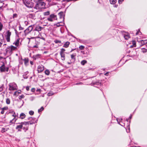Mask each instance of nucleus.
<instances>
[{
  "label": "nucleus",
  "instance_id": "obj_1",
  "mask_svg": "<svg viewBox=\"0 0 147 147\" xmlns=\"http://www.w3.org/2000/svg\"><path fill=\"white\" fill-rule=\"evenodd\" d=\"M27 123L25 122L17 123V124H18L19 125L16 126V129L19 131H21V129H23L24 130L25 132H26L28 130V127L24 126V125H26Z\"/></svg>",
  "mask_w": 147,
  "mask_h": 147
},
{
  "label": "nucleus",
  "instance_id": "obj_2",
  "mask_svg": "<svg viewBox=\"0 0 147 147\" xmlns=\"http://www.w3.org/2000/svg\"><path fill=\"white\" fill-rule=\"evenodd\" d=\"M17 49V47L11 45L8 47L6 49V53L7 54L10 55L13 52L16 51Z\"/></svg>",
  "mask_w": 147,
  "mask_h": 147
},
{
  "label": "nucleus",
  "instance_id": "obj_3",
  "mask_svg": "<svg viewBox=\"0 0 147 147\" xmlns=\"http://www.w3.org/2000/svg\"><path fill=\"white\" fill-rule=\"evenodd\" d=\"M45 5V3L44 2L40 1L36 3L35 8L37 9L43 8Z\"/></svg>",
  "mask_w": 147,
  "mask_h": 147
},
{
  "label": "nucleus",
  "instance_id": "obj_4",
  "mask_svg": "<svg viewBox=\"0 0 147 147\" xmlns=\"http://www.w3.org/2000/svg\"><path fill=\"white\" fill-rule=\"evenodd\" d=\"M9 89L10 90H13L17 89L16 84L14 83H11L9 84Z\"/></svg>",
  "mask_w": 147,
  "mask_h": 147
},
{
  "label": "nucleus",
  "instance_id": "obj_5",
  "mask_svg": "<svg viewBox=\"0 0 147 147\" xmlns=\"http://www.w3.org/2000/svg\"><path fill=\"white\" fill-rule=\"evenodd\" d=\"M28 119L29 121L27 122H25L27 123L26 124V125H29V124L31 125L36 122V120L35 118H32V117H29Z\"/></svg>",
  "mask_w": 147,
  "mask_h": 147
},
{
  "label": "nucleus",
  "instance_id": "obj_6",
  "mask_svg": "<svg viewBox=\"0 0 147 147\" xmlns=\"http://www.w3.org/2000/svg\"><path fill=\"white\" fill-rule=\"evenodd\" d=\"M57 17L56 15L54 14H52L50 15V16L47 18V20L49 21L52 22L55 20H56Z\"/></svg>",
  "mask_w": 147,
  "mask_h": 147
},
{
  "label": "nucleus",
  "instance_id": "obj_7",
  "mask_svg": "<svg viewBox=\"0 0 147 147\" xmlns=\"http://www.w3.org/2000/svg\"><path fill=\"white\" fill-rule=\"evenodd\" d=\"M122 34L125 39L126 40H128L130 38L129 34L128 33L124 32Z\"/></svg>",
  "mask_w": 147,
  "mask_h": 147
},
{
  "label": "nucleus",
  "instance_id": "obj_8",
  "mask_svg": "<svg viewBox=\"0 0 147 147\" xmlns=\"http://www.w3.org/2000/svg\"><path fill=\"white\" fill-rule=\"evenodd\" d=\"M9 70L8 67L5 68L4 65H3L0 67V70L1 72H4L5 71H8Z\"/></svg>",
  "mask_w": 147,
  "mask_h": 147
},
{
  "label": "nucleus",
  "instance_id": "obj_9",
  "mask_svg": "<svg viewBox=\"0 0 147 147\" xmlns=\"http://www.w3.org/2000/svg\"><path fill=\"white\" fill-rule=\"evenodd\" d=\"M33 27L32 26H30L28 28L26 29L25 31L24 32L25 34H28L32 31Z\"/></svg>",
  "mask_w": 147,
  "mask_h": 147
},
{
  "label": "nucleus",
  "instance_id": "obj_10",
  "mask_svg": "<svg viewBox=\"0 0 147 147\" xmlns=\"http://www.w3.org/2000/svg\"><path fill=\"white\" fill-rule=\"evenodd\" d=\"M11 34V32L9 30L6 33V38L7 42H9L10 41V37Z\"/></svg>",
  "mask_w": 147,
  "mask_h": 147
},
{
  "label": "nucleus",
  "instance_id": "obj_11",
  "mask_svg": "<svg viewBox=\"0 0 147 147\" xmlns=\"http://www.w3.org/2000/svg\"><path fill=\"white\" fill-rule=\"evenodd\" d=\"M44 69V67L42 65H39L38 67V73L42 72Z\"/></svg>",
  "mask_w": 147,
  "mask_h": 147
},
{
  "label": "nucleus",
  "instance_id": "obj_12",
  "mask_svg": "<svg viewBox=\"0 0 147 147\" xmlns=\"http://www.w3.org/2000/svg\"><path fill=\"white\" fill-rule=\"evenodd\" d=\"M42 28H43L41 26H40L38 25L36 26L34 30L33 31H37L39 32L40 31Z\"/></svg>",
  "mask_w": 147,
  "mask_h": 147
},
{
  "label": "nucleus",
  "instance_id": "obj_13",
  "mask_svg": "<svg viewBox=\"0 0 147 147\" xmlns=\"http://www.w3.org/2000/svg\"><path fill=\"white\" fill-rule=\"evenodd\" d=\"M58 15L59 16V18L60 19H62L63 21L64 19V15L63 12H60L58 13Z\"/></svg>",
  "mask_w": 147,
  "mask_h": 147
},
{
  "label": "nucleus",
  "instance_id": "obj_14",
  "mask_svg": "<svg viewBox=\"0 0 147 147\" xmlns=\"http://www.w3.org/2000/svg\"><path fill=\"white\" fill-rule=\"evenodd\" d=\"M64 23L61 22H58L56 24V25L57 27H59L60 26H63L64 25Z\"/></svg>",
  "mask_w": 147,
  "mask_h": 147
},
{
  "label": "nucleus",
  "instance_id": "obj_15",
  "mask_svg": "<svg viewBox=\"0 0 147 147\" xmlns=\"http://www.w3.org/2000/svg\"><path fill=\"white\" fill-rule=\"evenodd\" d=\"M46 36L45 34H40L39 36V38L42 39L43 40H45V36Z\"/></svg>",
  "mask_w": 147,
  "mask_h": 147
},
{
  "label": "nucleus",
  "instance_id": "obj_16",
  "mask_svg": "<svg viewBox=\"0 0 147 147\" xmlns=\"http://www.w3.org/2000/svg\"><path fill=\"white\" fill-rule=\"evenodd\" d=\"M34 41L36 45L33 46V47L34 48H38V45L39 44V42L36 41L35 40H34Z\"/></svg>",
  "mask_w": 147,
  "mask_h": 147
},
{
  "label": "nucleus",
  "instance_id": "obj_17",
  "mask_svg": "<svg viewBox=\"0 0 147 147\" xmlns=\"http://www.w3.org/2000/svg\"><path fill=\"white\" fill-rule=\"evenodd\" d=\"M23 60L24 61V64L26 65H28L29 62V60L28 58H26L24 59Z\"/></svg>",
  "mask_w": 147,
  "mask_h": 147
},
{
  "label": "nucleus",
  "instance_id": "obj_18",
  "mask_svg": "<svg viewBox=\"0 0 147 147\" xmlns=\"http://www.w3.org/2000/svg\"><path fill=\"white\" fill-rule=\"evenodd\" d=\"M26 117L25 115L23 113H22L20 114V117L19 118H21V119H23L25 118Z\"/></svg>",
  "mask_w": 147,
  "mask_h": 147
},
{
  "label": "nucleus",
  "instance_id": "obj_19",
  "mask_svg": "<svg viewBox=\"0 0 147 147\" xmlns=\"http://www.w3.org/2000/svg\"><path fill=\"white\" fill-rule=\"evenodd\" d=\"M19 43V40L18 39L16 41H15L13 43V44L15 45L16 47L18 46Z\"/></svg>",
  "mask_w": 147,
  "mask_h": 147
},
{
  "label": "nucleus",
  "instance_id": "obj_20",
  "mask_svg": "<svg viewBox=\"0 0 147 147\" xmlns=\"http://www.w3.org/2000/svg\"><path fill=\"white\" fill-rule=\"evenodd\" d=\"M61 57V59L62 60H65V54L64 53H60Z\"/></svg>",
  "mask_w": 147,
  "mask_h": 147
},
{
  "label": "nucleus",
  "instance_id": "obj_21",
  "mask_svg": "<svg viewBox=\"0 0 147 147\" xmlns=\"http://www.w3.org/2000/svg\"><path fill=\"white\" fill-rule=\"evenodd\" d=\"M70 44V43L69 42H67L65 43L63 45V47L65 48H67L68 47L69 45Z\"/></svg>",
  "mask_w": 147,
  "mask_h": 147
},
{
  "label": "nucleus",
  "instance_id": "obj_22",
  "mask_svg": "<svg viewBox=\"0 0 147 147\" xmlns=\"http://www.w3.org/2000/svg\"><path fill=\"white\" fill-rule=\"evenodd\" d=\"M8 128H2L1 130V132L2 133H4L7 130Z\"/></svg>",
  "mask_w": 147,
  "mask_h": 147
},
{
  "label": "nucleus",
  "instance_id": "obj_23",
  "mask_svg": "<svg viewBox=\"0 0 147 147\" xmlns=\"http://www.w3.org/2000/svg\"><path fill=\"white\" fill-rule=\"evenodd\" d=\"M50 71L48 69H46L45 71V74L47 75H49L50 74Z\"/></svg>",
  "mask_w": 147,
  "mask_h": 147
},
{
  "label": "nucleus",
  "instance_id": "obj_24",
  "mask_svg": "<svg viewBox=\"0 0 147 147\" xmlns=\"http://www.w3.org/2000/svg\"><path fill=\"white\" fill-rule=\"evenodd\" d=\"M27 5L26 4V6L28 7H31L32 8L33 6V3H31L30 4L29 3V4L27 3Z\"/></svg>",
  "mask_w": 147,
  "mask_h": 147
},
{
  "label": "nucleus",
  "instance_id": "obj_25",
  "mask_svg": "<svg viewBox=\"0 0 147 147\" xmlns=\"http://www.w3.org/2000/svg\"><path fill=\"white\" fill-rule=\"evenodd\" d=\"M87 62V61L86 60H83L81 62V64L82 65H84Z\"/></svg>",
  "mask_w": 147,
  "mask_h": 147
},
{
  "label": "nucleus",
  "instance_id": "obj_26",
  "mask_svg": "<svg viewBox=\"0 0 147 147\" xmlns=\"http://www.w3.org/2000/svg\"><path fill=\"white\" fill-rule=\"evenodd\" d=\"M76 54H73L71 55V57L72 59H73L74 61L75 60V56H76Z\"/></svg>",
  "mask_w": 147,
  "mask_h": 147
},
{
  "label": "nucleus",
  "instance_id": "obj_27",
  "mask_svg": "<svg viewBox=\"0 0 147 147\" xmlns=\"http://www.w3.org/2000/svg\"><path fill=\"white\" fill-rule=\"evenodd\" d=\"M117 2V0H112V1L110 0V3L111 4H114L116 3Z\"/></svg>",
  "mask_w": 147,
  "mask_h": 147
},
{
  "label": "nucleus",
  "instance_id": "obj_28",
  "mask_svg": "<svg viewBox=\"0 0 147 147\" xmlns=\"http://www.w3.org/2000/svg\"><path fill=\"white\" fill-rule=\"evenodd\" d=\"M50 14V12L49 11L45 12L44 13V16H48Z\"/></svg>",
  "mask_w": 147,
  "mask_h": 147
},
{
  "label": "nucleus",
  "instance_id": "obj_29",
  "mask_svg": "<svg viewBox=\"0 0 147 147\" xmlns=\"http://www.w3.org/2000/svg\"><path fill=\"white\" fill-rule=\"evenodd\" d=\"M6 102L7 104H9L10 103V100L9 98H7L6 100Z\"/></svg>",
  "mask_w": 147,
  "mask_h": 147
},
{
  "label": "nucleus",
  "instance_id": "obj_30",
  "mask_svg": "<svg viewBox=\"0 0 147 147\" xmlns=\"http://www.w3.org/2000/svg\"><path fill=\"white\" fill-rule=\"evenodd\" d=\"M141 42L142 43V44L143 45L144 44H145V43H147V40H146L144 41L143 40H142Z\"/></svg>",
  "mask_w": 147,
  "mask_h": 147
},
{
  "label": "nucleus",
  "instance_id": "obj_31",
  "mask_svg": "<svg viewBox=\"0 0 147 147\" xmlns=\"http://www.w3.org/2000/svg\"><path fill=\"white\" fill-rule=\"evenodd\" d=\"M40 55L38 54L37 55H36L34 56V59H36L38 58L39 57V56Z\"/></svg>",
  "mask_w": 147,
  "mask_h": 147
},
{
  "label": "nucleus",
  "instance_id": "obj_32",
  "mask_svg": "<svg viewBox=\"0 0 147 147\" xmlns=\"http://www.w3.org/2000/svg\"><path fill=\"white\" fill-rule=\"evenodd\" d=\"M65 51V50L63 48H62L61 49V52H60V53H64V52Z\"/></svg>",
  "mask_w": 147,
  "mask_h": 147
},
{
  "label": "nucleus",
  "instance_id": "obj_33",
  "mask_svg": "<svg viewBox=\"0 0 147 147\" xmlns=\"http://www.w3.org/2000/svg\"><path fill=\"white\" fill-rule=\"evenodd\" d=\"M44 109V108L43 107H41L40 109L38 110V112L39 113L40 112H41Z\"/></svg>",
  "mask_w": 147,
  "mask_h": 147
},
{
  "label": "nucleus",
  "instance_id": "obj_34",
  "mask_svg": "<svg viewBox=\"0 0 147 147\" xmlns=\"http://www.w3.org/2000/svg\"><path fill=\"white\" fill-rule=\"evenodd\" d=\"M24 97V96L23 95H21L19 96V98L20 99H21L22 98H23Z\"/></svg>",
  "mask_w": 147,
  "mask_h": 147
},
{
  "label": "nucleus",
  "instance_id": "obj_35",
  "mask_svg": "<svg viewBox=\"0 0 147 147\" xmlns=\"http://www.w3.org/2000/svg\"><path fill=\"white\" fill-rule=\"evenodd\" d=\"M29 113L31 115H33L34 114V112L33 111H29Z\"/></svg>",
  "mask_w": 147,
  "mask_h": 147
},
{
  "label": "nucleus",
  "instance_id": "obj_36",
  "mask_svg": "<svg viewBox=\"0 0 147 147\" xmlns=\"http://www.w3.org/2000/svg\"><path fill=\"white\" fill-rule=\"evenodd\" d=\"M3 25L0 22V31L2 30Z\"/></svg>",
  "mask_w": 147,
  "mask_h": 147
},
{
  "label": "nucleus",
  "instance_id": "obj_37",
  "mask_svg": "<svg viewBox=\"0 0 147 147\" xmlns=\"http://www.w3.org/2000/svg\"><path fill=\"white\" fill-rule=\"evenodd\" d=\"M84 46H82V45L80 46L79 47V48L80 50H83L84 49Z\"/></svg>",
  "mask_w": 147,
  "mask_h": 147
},
{
  "label": "nucleus",
  "instance_id": "obj_38",
  "mask_svg": "<svg viewBox=\"0 0 147 147\" xmlns=\"http://www.w3.org/2000/svg\"><path fill=\"white\" fill-rule=\"evenodd\" d=\"M3 43V40L0 38V47H1Z\"/></svg>",
  "mask_w": 147,
  "mask_h": 147
},
{
  "label": "nucleus",
  "instance_id": "obj_39",
  "mask_svg": "<svg viewBox=\"0 0 147 147\" xmlns=\"http://www.w3.org/2000/svg\"><path fill=\"white\" fill-rule=\"evenodd\" d=\"M17 119H16L15 118L13 119L12 120H11L10 121V123H12L13 122V121H14V122H15L16 121V120Z\"/></svg>",
  "mask_w": 147,
  "mask_h": 147
},
{
  "label": "nucleus",
  "instance_id": "obj_40",
  "mask_svg": "<svg viewBox=\"0 0 147 147\" xmlns=\"http://www.w3.org/2000/svg\"><path fill=\"white\" fill-rule=\"evenodd\" d=\"M55 42L56 43H60L61 42V41L59 40H56L55 41Z\"/></svg>",
  "mask_w": 147,
  "mask_h": 147
},
{
  "label": "nucleus",
  "instance_id": "obj_41",
  "mask_svg": "<svg viewBox=\"0 0 147 147\" xmlns=\"http://www.w3.org/2000/svg\"><path fill=\"white\" fill-rule=\"evenodd\" d=\"M147 51V49L143 48L142 49V51L143 53L146 52Z\"/></svg>",
  "mask_w": 147,
  "mask_h": 147
},
{
  "label": "nucleus",
  "instance_id": "obj_42",
  "mask_svg": "<svg viewBox=\"0 0 147 147\" xmlns=\"http://www.w3.org/2000/svg\"><path fill=\"white\" fill-rule=\"evenodd\" d=\"M7 107H4L2 108L1 109H3V110H7Z\"/></svg>",
  "mask_w": 147,
  "mask_h": 147
},
{
  "label": "nucleus",
  "instance_id": "obj_43",
  "mask_svg": "<svg viewBox=\"0 0 147 147\" xmlns=\"http://www.w3.org/2000/svg\"><path fill=\"white\" fill-rule=\"evenodd\" d=\"M53 94V93H51V92H49L47 94V95H48V96H51Z\"/></svg>",
  "mask_w": 147,
  "mask_h": 147
},
{
  "label": "nucleus",
  "instance_id": "obj_44",
  "mask_svg": "<svg viewBox=\"0 0 147 147\" xmlns=\"http://www.w3.org/2000/svg\"><path fill=\"white\" fill-rule=\"evenodd\" d=\"M124 0H118V2L119 3L121 4V3Z\"/></svg>",
  "mask_w": 147,
  "mask_h": 147
},
{
  "label": "nucleus",
  "instance_id": "obj_45",
  "mask_svg": "<svg viewBox=\"0 0 147 147\" xmlns=\"http://www.w3.org/2000/svg\"><path fill=\"white\" fill-rule=\"evenodd\" d=\"M26 90L27 91L29 90V87L28 86H26Z\"/></svg>",
  "mask_w": 147,
  "mask_h": 147
},
{
  "label": "nucleus",
  "instance_id": "obj_46",
  "mask_svg": "<svg viewBox=\"0 0 147 147\" xmlns=\"http://www.w3.org/2000/svg\"><path fill=\"white\" fill-rule=\"evenodd\" d=\"M31 90L32 92H34L35 91V88H33L31 89Z\"/></svg>",
  "mask_w": 147,
  "mask_h": 147
},
{
  "label": "nucleus",
  "instance_id": "obj_47",
  "mask_svg": "<svg viewBox=\"0 0 147 147\" xmlns=\"http://www.w3.org/2000/svg\"><path fill=\"white\" fill-rule=\"evenodd\" d=\"M17 14H14L13 15V18H14L15 17H16L17 16Z\"/></svg>",
  "mask_w": 147,
  "mask_h": 147
},
{
  "label": "nucleus",
  "instance_id": "obj_48",
  "mask_svg": "<svg viewBox=\"0 0 147 147\" xmlns=\"http://www.w3.org/2000/svg\"><path fill=\"white\" fill-rule=\"evenodd\" d=\"M16 115L15 114V113L14 112H13V114L12 115V116L13 117H15L16 116Z\"/></svg>",
  "mask_w": 147,
  "mask_h": 147
},
{
  "label": "nucleus",
  "instance_id": "obj_49",
  "mask_svg": "<svg viewBox=\"0 0 147 147\" xmlns=\"http://www.w3.org/2000/svg\"><path fill=\"white\" fill-rule=\"evenodd\" d=\"M19 28L20 30H23L24 29L21 26H19Z\"/></svg>",
  "mask_w": 147,
  "mask_h": 147
},
{
  "label": "nucleus",
  "instance_id": "obj_50",
  "mask_svg": "<svg viewBox=\"0 0 147 147\" xmlns=\"http://www.w3.org/2000/svg\"><path fill=\"white\" fill-rule=\"evenodd\" d=\"M2 110L1 112V113L2 114H4V110H3V109H2Z\"/></svg>",
  "mask_w": 147,
  "mask_h": 147
},
{
  "label": "nucleus",
  "instance_id": "obj_51",
  "mask_svg": "<svg viewBox=\"0 0 147 147\" xmlns=\"http://www.w3.org/2000/svg\"><path fill=\"white\" fill-rule=\"evenodd\" d=\"M25 24L26 25H27L28 24V22L27 21H25Z\"/></svg>",
  "mask_w": 147,
  "mask_h": 147
},
{
  "label": "nucleus",
  "instance_id": "obj_52",
  "mask_svg": "<svg viewBox=\"0 0 147 147\" xmlns=\"http://www.w3.org/2000/svg\"><path fill=\"white\" fill-rule=\"evenodd\" d=\"M3 90V88L1 86L0 87V92H1Z\"/></svg>",
  "mask_w": 147,
  "mask_h": 147
},
{
  "label": "nucleus",
  "instance_id": "obj_53",
  "mask_svg": "<svg viewBox=\"0 0 147 147\" xmlns=\"http://www.w3.org/2000/svg\"><path fill=\"white\" fill-rule=\"evenodd\" d=\"M108 74H109L108 72H107L105 74V75L106 76H108Z\"/></svg>",
  "mask_w": 147,
  "mask_h": 147
},
{
  "label": "nucleus",
  "instance_id": "obj_54",
  "mask_svg": "<svg viewBox=\"0 0 147 147\" xmlns=\"http://www.w3.org/2000/svg\"><path fill=\"white\" fill-rule=\"evenodd\" d=\"M140 32V31H138V32L136 33V35H137L138 34H139V32Z\"/></svg>",
  "mask_w": 147,
  "mask_h": 147
},
{
  "label": "nucleus",
  "instance_id": "obj_55",
  "mask_svg": "<svg viewBox=\"0 0 147 147\" xmlns=\"http://www.w3.org/2000/svg\"><path fill=\"white\" fill-rule=\"evenodd\" d=\"M30 63L32 65H33V63L32 61H31L30 62Z\"/></svg>",
  "mask_w": 147,
  "mask_h": 147
},
{
  "label": "nucleus",
  "instance_id": "obj_56",
  "mask_svg": "<svg viewBox=\"0 0 147 147\" xmlns=\"http://www.w3.org/2000/svg\"><path fill=\"white\" fill-rule=\"evenodd\" d=\"M133 45H134H134H136V43L135 42H134H134H133Z\"/></svg>",
  "mask_w": 147,
  "mask_h": 147
},
{
  "label": "nucleus",
  "instance_id": "obj_57",
  "mask_svg": "<svg viewBox=\"0 0 147 147\" xmlns=\"http://www.w3.org/2000/svg\"><path fill=\"white\" fill-rule=\"evenodd\" d=\"M40 89H38L37 90V91H40Z\"/></svg>",
  "mask_w": 147,
  "mask_h": 147
},
{
  "label": "nucleus",
  "instance_id": "obj_58",
  "mask_svg": "<svg viewBox=\"0 0 147 147\" xmlns=\"http://www.w3.org/2000/svg\"><path fill=\"white\" fill-rule=\"evenodd\" d=\"M131 117H132V116L130 115V117H129V118L130 119H131Z\"/></svg>",
  "mask_w": 147,
  "mask_h": 147
},
{
  "label": "nucleus",
  "instance_id": "obj_59",
  "mask_svg": "<svg viewBox=\"0 0 147 147\" xmlns=\"http://www.w3.org/2000/svg\"><path fill=\"white\" fill-rule=\"evenodd\" d=\"M15 32L16 34H17V31L16 30H15Z\"/></svg>",
  "mask_w": 147,
  "mask_h": 147
},
{
  "label": "nucleus",
  "instance_id": "obj_60",
  "mask_svg": "<svg viewBox=\"0 0 147 147\" xmlns=\"http://www.w3.org/2000/svg\"><path fill=\"white\" fill-rule=\"evenodd\" d=\"M28 125H24V126H25V127H26H26H28Z\"/></svg>",
  "mask_w": 147,
  "mask_h": 147
},
{
  "label": "nucleus",
  "instance_id": "obj_61",
  "mask_svg": "<svg viewBox=\"0 0 147 147\" xmlns=\"http://www.w3.org/2000/svg\"><path fill=\"white\" fill-rule=\"evenodd\" d=\"M2 1H1L0 0V3H2Z\"/></svg>",
  "mask_w": 147,
  "mask_h": 147
},
{
  "label": "nucleus",
  "instance_id": "obj_62",
  "mask_svg": "<svg viewBox=\"0 0 147 147\" xmlns=\"http://www.w3.org/2000/svg\"><path fill=\"white\" fill-rule=\"evenodd\" d=\"M76 85H78V84H79L78 83H76Z\"/></svg>",
  "mask_w": 147,
  "mask_h": 147
},
{
  "label": "nucleus",
  "instance_id": "obj_63",
  "mask_svg": "<svg viewBox=\"0 0 147 147\" xmlns=\"http://www.w3.org/2000/svg\"><path fill=\"white\" fill-rule=\"evenodd\" d=\"M31 38H34V37H32Z\"/></svg>",
  "mask_w": 147,
  "mask_h": 147
},
{
  "label": "nucleus",
  "instance_id": "obj_64",
  "mask_svg": "<svg viewBox=\"0 0 147 147\" xmlns=\"http://www.w3.org/2000/svg\"><path fill=\"white\" fill-rule=\"evenodd\" d=\"M128 119H127V121H128Z\"/></svg>",
  "mask_w": 147,
  "mask_h": 147
}]
</instances>
